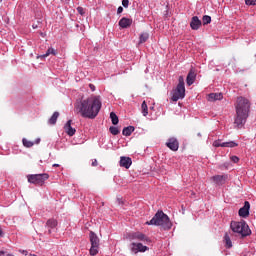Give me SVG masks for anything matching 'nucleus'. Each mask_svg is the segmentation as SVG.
<instances>
[{
	"label": "nucleus",
	"mask_w": 256,
	"mask_h": 256,
	"mask_svg": "<svg viewBox=\"0 0 256 256\" xmlns=\"http://www.w3.org/2000/svg\"><path fill=\"white\" fill-rule=\"evenodd\" d=\"M101 107H103L101 96L92 95L86 99L77 101L74 105V111L84 119H95L99 115Z\"/></svg>",
	"instance_id": "nucleus-1"
},
{
	"label": "nucleus",
	"mask_w": 256,
	"mask_h": 256,
	"mask_svg": "<svg viewBox=\"0 0 256 256\" xmlns=\"http://www.w3.org/2000/svg\"><path fill=\"white\" fill-rule=\"evenodd\" d=\"M251 109V103L249 99L240 96L237 98L236 104V116L234 118V125L237 129H243L247 119L249 118V110Z\"/></svg>",
	"instance_id": "nucleus-2"
},
{
	"label": "nucleus",
	"mask_w": 256,
	"mask_h": 256,
	"mask_svg": "<svg viewBox=\"0 0 256 256\" xmlns=\"http://www.w3.org/2000/svg\"><path fill=\"white\" fill-rule=\"evenodd\" d=\"M146 225H156L158 227H163V229L166 230H169L171 227H173L169 216L163 213V211H158L150 221L146 222Z\"/></svg>",
	"instance_id": "nucleus-3"
},
{
	"label": "nucleus",
	"mask_w": 256,
	"mask_h": 256,
	"mask_svg": "<svg viewBox=\"0 0 256 256\" xmlns=\"http://www.w3.org/2000/svg\"><path fill=\"white\" fill-rule=\"evenodd\" d=\"M230 229L233 231V233H238V235H241V237H248V235H251V229L245 220H241L240 222L232 221L230 224Z\"/></svg>",
	"instance_id": "nucleus-4"
},
{
	"label": "nucleus",
	"mask_w": 256,
	"mask_h": 256,
	"mask_svg": "<svg viewBox=\"0 0 256 256\" xmlns=\"http://www.w3.org/2000/svg\"><path fill=\"white\" fill-rule=\"evenodd\" d=\"M179 99H185V79L183 76H179L178 85L172 91L171 100L177 102Z\"/></svg>",
	"instance_id": "nucleus-5"
},
{
	"label": "nucleus",
	"mask_w": 256,
	"mask_h": 256,
	"mask_svg": "<svg viewBox=\"0 0 256 256\" xmlns=\"http://www.w3.org/2000/svg\"><path fill=\"white\" fill-rule=\"evenodd\" d=\"M28 183H32L33 185H43L47 179H49V174H30L27 176Z\"/></svg>",
	"instance_id": "nucleus-6"
},
{
	"label": "nucleus",
	"mask_w": 256,
	"mask_h": 256,
	"mask_svg": "<svg viewBox=\"0 0 256 256\" xmlns=\"http://www.w3.org/2000/svg\"><path fill=\"white\" fill-rule=\"evenodd\" d=\"M89 237H90V243H91L89 252H90V255L95 256L97 255V253H99L100 240L97 234H95V232L93 231L90 232Z\"/></svg>",
	"instance_id": "nucleus-7"
},
{
	"label": "nucleus",
	"mask_w": 256,
	"mask_h": 256,
	"mask_svg": "<svg viewBox=\"0 0 256 256\" xmlns=\"http://www.w3.org/2000/svg\"><path fill=\"white\" fill-rule=\"evenodd\" d=\"M130 249L132 253H145L149 248L141 243H132Z\"/></svg>",
	"instance_id": "nucleus-8"
},
{
	"label": "nucleus",
	"mask_w": 256,
	"mask_h": 256,
	"mask_svg": "<svg viewBox=\"0 0 256 256\" xmlns=\"http://www.w3.org/2000/svg\"><path fill=\"white\" fill-rule=\"evenodd\" d=\"M131 25H133V19H131V18L123 17L119 21V27H121V29H127V28L131 27Z\"/></svg>",
	"instance_id": "nucleus-9"
},
{
	"label": "nucleus",
	"mask_w": 256,
	"mask_h": 256,
	"mask_svg": "<svg viewBox=\"0 0 256 256\" xmlns=\"http://www.w3.org/2000/svg\"><path fill=\"white\" fill-rule=\"evenodd\" d=\"M130 239H132L134 241H149V238H147L145 236V234H143L141 232H134V233L130 234Z\"/></svg>",
	"instance_id": "nucleus-10"
},
{
	"label": "nucleus",
	"mask_w": 256,
	"mask_h": 256,
	"mask_svg": "<svg viewBox=\"0 0 256 256\" xmlns=\"http://www.w3.org/2000/svg\"><path fill=\"white\" fill-rule=\"evenodd\" d=\"M71 123H73V121L68 120L67 123L64 125L65 133H67V135H69V137H73V135H75V133H77V130H75V128L71 127Z\"/></svg>",
	"instance_id": "nucleus-11"
},
{
	"label": "nucleus",
	"mask_w": 256,
	"mask_h": 256,
	"mask_svg": "<svg viewBox=\"0 0 256 256\" xmlns=\"http://www.w3.org/2000/svg\"><path fill=\"white\" fill-rule=\"evenodd\" d=\"M251 208V204L249 202H245L244 206L239 209V216L240 217H249V209Z\"/></svg>",
	"instance_id": "nucleus-12"
},
{
	"label": "nucleus",
	"mask_w": 256,
	"mask_h": 256,
	"mask_svg": "<svg viewBox=\"0 0 256 256\" xmlns=\"http://www.w3.org/2000/svg\"><path fill=\"white\" fill-rule=\"evenodd\" d=\"M58 225V222L55 218H51L49 220H47L46 222V227L48 229V233L49 235H51V233H53V229H55Z\"/></svg>",
	"instance_id": "nucleus-13"
},
{
	"label": "nucleus",
	"mask_w": 256,
	"mask_h": 256,
	"mask_svg": "<svg viewBox=\"0 0 256 256\" xmlns=\"http://www.w3.org/2000/svg\"><path fill=\"white\" fill-rule=\"evenodd\" d=\"M133 164V161L130 157L122 156L120 157V167H124L125 169H129L131 165Z\"/></svg>",
	"instance_id": "nucleus-14"
},
{
	"label": "nucleus",
	"mask_w": 256,
	"mask_h": 256,
	"mask_svg": "<svg viewBox=\"0 0 256 256\" xmlns=\"http://www.w3.org/2000/svg\"><path fill=\"white\" fill-rule=\"evenodd\" d=\"M166 145L171 151H177L179 149V142L175 138H170Z\"/></svg>",
	"instance_id": "nucleus-15"
},
{
	"label": "nucleus",
	"mask_w": 256,
	"mask_h": 256,
	"mask_svg": "<svg viewBox=\"0 0 256 256\" xmlns=\"http://www.w3.org/2000/svg\"><path fill=\"white\" fill-rule=\"evenodd\" d=\"M228 177L227 175H216L212 177V180L216 185H225V181H227Z\"/></svg>",
	"instance_id": "nucleus-16"
},
{
	"label": "nucleus",
	"mask_w": 256,
	"mask_h": 256,
	"mask_svg": "<svg viewBox=\"0 0 256 256\" xmlns=\"http://www.w3.org/2000/svg\"><path fill=\"white\" fill-rule=\"evenodd\" d=\"M195 79H197V74H195V71L190 70L186 78L187 85L191 87L195 83Z\"/></svg>",
	"instance_id": "nucleus-17"
},
{
	"label": "nucleus",
	"mask_w": 256,
	"mask_h": 256,
	"mask_svg": "<svg viewBox=\"0 0 256 256\" xmlns=\"http://www.w3.org/2000/svg\"><path fill=\"white\" fill-rule=\"evenodd\" d=\"M190 27L193 29V31H197L199 27H201V21L199 20V17L193 16L192 20L190 22Z\"/></svg>",
	"instance_id": "nucleus-18"
},
{
	"label": "nucleus",
	"mask_w": 256,
	"mask_h": 256,
	"mask_svg": "<svg viewBox=\"0 0 256 256\" xmlns=\"http://www.w3.org/2000/svg\"><path fill=\"white\" fill-rule=\"evenodd\" d=\"M223 99V94L221 93H211L208 95V101H221Z\"/></svg>",
	"instance_id": "nucleus-19"
},
{
	"label": "nucleus",
	"mask_w": 256,
	"mask_h": 256,
	"mask_svg": "<svg viewBox=\"0 0 256 256\" xmlns=\"http://www.w3.org/2000/svg\"><path fill=\"white\" fill-rule=\"evenodd\" d=\"M49 55H57V50H55L54 48H48L46 53L38 56L37 59H45V58L49 57Z\"/></svg>",
	"instance_id": "nucleus-20"
},
{
	"label": "nucleus",
	"mask_w": 256,
	"mask_h": 256,
	"mask_svg": "<svg viewBox=\"0 0 256 256\" xmlns=\"http://www.w3.org/2000/svg\"><path fill=\"white\" fill-rule=\"evenodd\" d=\"M133 131H135V127L133 126L125 127L122 130V135H124L125 137H131V134L133 133Z\"/></svg>",
	"instance_id": "nucleus-21"
},
{
	"label": "nucleus",
	"mask_w": 256,
	"mask_h": 256,
	"mask_svg": "<svg viewBox=\"0 0 256 256\" xmlns=\"http://www.w3.org/2000/svg\"><path fill=\"white\" fill-rule=\"evenodd\" d=\"M57 119H59V112H54L48 120L49 125H55V123H57Z\"/></svg>",
	"instance_id": "nucleus-22"
},
{
	"label": "nucleus",
	"mask_w": 256,
	"mask_h": 256,
	"mask_svg": "<svg viewBox=\"0 0 256 256\" xmlns=\"http://www.w3.org/2000/svg\"><path fill=\"white\" fill-rule=\"evenodd\" d=\"M141 109H142V115L144 117H147L149 115V109L147 107V102H145V101L142 102Z\"/></svg>",
	"instance_id": "nucleus-23"
},
{
	"label": "nucleus",
	"mask_w": 256,
	"mask_h": 256,
	"mask_svg": "<svg viewBox=\"0 0 256 256\" xmlns=\"http://www.w3.org/2000/svg\"><path fill=\"white\" fill-rule=\"evenodd\" d=\"M224 241L227 249H231V247H233V243L231 242V238L229 237V234L227 233L225 234Z\"/></svg>",
	"instance_id": "nucleus-24"
},
{
	"label": "nucleus",
	"mask_w": 256,
	"mask_h": 256,
	"mask_svg": "<svg viewBox=\"0 0 256 256\" xmlns=\"http://www.w3.org/2000/svg\"><path fill=\"white\" fill-rule=\"evenodd\" d=\"M110 119L113 125H117L119 123V117H117V114H115V112L110 113Z\"/></svg>",
	"instance_id": "nucleus-25"
},
{
	"label": "nucleus",
	"mask_w": 256,
	"mask_h": 256,
	"mask_svg": "<svg viewBox=\"0 0 256 256\" xmlns=\"http://www.w3.org/2000/svg\"><path fill=\"white\" fill-rule=\"evenodd\" d=\"M149 39V33L144 32L140 35L139 43H146V41Z\"/></svg>",
	"instance_id": "nucleus-26"
},
{
	"label": "nucleus",
	"mask_w": 256,
	"mask_h": 256,
	"mask_svg": "<svg viewBox=\"0 0 256 256\" xmlns=\"http://www.w3.org/2000/svg\"><path fill=\"white\" fill-rule=\"evenodd\" d=\"M238 145L239 144L236 143L235 141L223 142L224 147L233 148V147H238Z\"/></svg>",
	"instance_id": "nucleus-27"
},
{
	"label": "nucleus",
	"mask_w": 256,
	"mask_h": 256,
	"mask_svg": "<svg viewBox=\"0 0 256 256\" xmlns=\"http://www.w3.org/2000/svg\"><path fill=\"white\" fill-rule=\"evenodd\" d=\"M22 143L24 147H33L34 143L32 141H29L27 138H23Z\"/></svg>",
	"instance_id": "nucleus-28"
},
{
	"label": "nucleus",
	"mask_w": 256,
	"mask_h": 256,
	"mask_svg": "<svg viewBox=\"0 0 256 256\" xmlns=\"http://www.w3.org/2000/svg\"><path fill=\"white\" fill-rule=\"evenodd\" d=\"M202 21H203V25H209V23H211V16L209 15L203 16Z\"/></svg>",
	"instance_id": "nucleus-29"
},
{
	"label": "nucleus",
	"mask_w": 256,
	"mask_h": 256,
	"mask_svg": "<svg viewBox=\"0 0 256 256\" xmlns=\"http://www.w3.org/2000/svg\"><path fill=\"white\" fill-rule=\"evenodd\" d=\"M109 131L112 135H119V128L115 127V126H111L109 128Z\"/></svg>",
	"instance_id": "nucleus-30"
},
{
	"label": "nucleus",
	"mask_w": 256,
	"mask_h": 256,
	"mask_svg": "<svg viewBox=\"0 0 256 256\" xmlns=\"http://www.w3.org/2000/svg\"><path fill=\"white\" fill-rule=\"evenodd\" d=\"M213 146H214V147H224V146H223V142H221V141H219V140L214 141Z\"/></svg>",
	"instance_id": "nucleus-31"
},
{
	"label": "nucleus",
	"mask_w": 256,
	"mask_h": 256,
	"mask_svg": "<svg viewBox=\"0 0 256 256\" xmlns=\"http://www.w3.org/2000/svg\"><path fill=\"white\" fill-rule=\"evenodd\" d=\"M246 5H256V0H245Z\"/></svg>",
	"instance_id": "nucleus-32"
},
{
	"label": "nucleus",
	"mask_w": 256,
	"mask_h": 256,
	"mask_svg": "<svg viewBox=\"0 0 256 256\" xmlns=\"http://www.w3.org/2000/svg\"><path fill=\"white\" fill-rule=\"evenodd\" d=\"M77 11H78V13H79L80 15H85V10L83 9V7L79 6V7L77 8Z\"/></svg>",
	"instance_id": "nucleus-33"
},
{
	"label": "nucleus",
	"mask_w": 256,
	"mask_h": 256,
	"mask_svg": "<svg viewBox=\"0 0 256 256\" xmlns=\"http://www.w3.org/2000/svg\"><path fill=\"white\" fill-rule=\"evenodd\" d=\"M231 161H233V163H239V157H237V156H232V157H231Z\"/></svg>",
	"instance_id": "nucleus-34"
},
{
	"label": "nucleus",
	"mask_w": 256,
	"mask_h": 256,
	"mask_svg": "<svg viewBox=\"0 0 256 256\" xmlns=\"http://www.w3.org/2000/svg\"><path fill=\"white\" fill-rule=\"evenodd\" d=\"M122 5H123V7H125V8L129 7V0H123V1H122Z\"/></svg>",
	"instance_id": "nucleus-35"
},
{
	"label": "nucleus",
	"mask_w": 256,
	"mask_h": 256,
	"mask_svg": "<svg viewBox=\"0 0 256 256\" xmlns=\"http://www.w3.org/2000/svg\"><path fill=\"white\" fill-rule=\"evenodd\" d=\"M117 13H118V14L123 13V7H122V6L118 7V9H117Z\"/></svg>",
	"instance_id": "nucleus-36"
},
{
	"label": "nucleus",
	"mask_w": 256,
	"mask_h": 256,
	"mask_svg": "<svg viewBox=\"0 0 256 256\" xmlns=\"http://www.w3.org/2000/svg\"><path fill=\"white\" fill-rule=\"evenodd\" d=\"M89 88L91 89V91H95V85L89 84Z\"/></svg>",
	"instance_id": "nucleus-37"
},
{
	"label": "nucleus",
	"mask_w": 256,
	"mask_h": 256,
	"mask_svg": "<svg viewBox=\"0 0 256 256\" xmlns=\"http://www.w3.org/2000/svg\"><path fill=\"white\" fill-rule=\"evenodd\" d=\"M20 253H22V255H28L29 252H27V250H20Z\"/></svg>",
	"instance_id": "nucleus-38"
},
{
	"label": "nucleus",
	"mask_w": 256,
	"mask_h": 256,
	"mask_svg": "<svg viewBox=\"0 0 256 256\" xmlns=\"http://www.w3.org/2000/svg\"><path fill=\"white\" fill-rule=\"evenodd\" d=\"M92 167H97V160H94V161L92 162Z\"/></svg>",
	"instance_id": "nucleus-39"
},
{
	"label": "nucleus",
	"mask_w": 256,
	"mask_h": 256,
	"mask_svg": "<svg viewBox=\"0 0 256 256\" xmlns=\"http://www.w3.org/2000/svg\"><path fill=\"white\" fill-rule=\"evenodd\" d=\"M0 237H3V229L0 227Z\"/></svg>",
	"instance_id": "nucleus-40"
},
{
	"label": "nucleus",
	"mask_w": 256,
	"mask_h": 256,
	"mask_svg": "<svg viewBox=\"0 0 256 256\" xmlns=\"http://www.w3.org/2000/svg\"><path fill=\"white\" fill-rule=\"evenodd\" d=\"M40 141H41V139L38 138V139L36 140V143H40Z\"/></svg>",
	"instance_id": "nucleus-41"
},
{
	"label": "nucleus",
	"mask_w": 256,
	"mask_h": 256,
	"mask_svg": "<svg viewBox=\"0 0 256 256\" xmlns=\"http://www.w3.org/2000/svg\"><path fill=\"white\" fill-rule=\"evenodd\" d=\"M53 167H59V164H53Z\"/></svg>",
	"instance_id": "nucleus-42"
},
{
	"label": "nucleus",
	"mask_w": 256,
	"mask_h": 256,
	"mask_svg": "<svg viewBox=\"0 0 256 256\" xmlns=\"http://www.w3.org/2000/svg\"><path fill=\"white\" fill-rule=\"evenodd\" d=\"M4 251H0V256H3Z\"/></svg>",
	"instance_id": "nucleus-43"
},
{
	"label": "nucleus",
	"mask_w": 256,
	"mask_h": 256,
	"mask_svg": "<svg viewBox=\"0 0 256 256\" xmlns=\"http://www.w3.org/2000/svg\"><path fill=\"white\" fill-rule=\"evenodd\" d=\"M198 137H201V133H198Z\"/></svg>",
	"instance_id": "nucleus-44"
}]
</instances>
